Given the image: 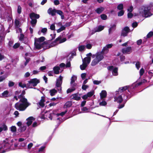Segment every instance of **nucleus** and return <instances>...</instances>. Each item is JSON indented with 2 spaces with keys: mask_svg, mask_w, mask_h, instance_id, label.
<instances>
[{
  "mask_svg": "<svg viewBox=\"0 0 153 153\" xmlns=\"http://www.w3.org/2000/svg\"><path fill=\"white\" fill-rule=\"evenodd\" d=\"M16 139L11 137L6 138L3 143L1 147H0V153H4L9 150L16 149L18 146V144L16 143Z\"/></svg>",
  "mask_w": 153,
  "mask_h": 153,
  "instance_id": "obj_1",
  "label": "nucleus"
},
{
  "mask_svg": "<svg viewBox=\"0 0 153 153\" xmlns=\"http://www.w3.org/2000/svg\"><path fill=\"white\" fill-rule=\"evenodd\" d=\"M20 99L19 102H17L15 105V107L19 111H24L30 105V103L27 102V100L25 97H22V95L18 96Z\"/></svg>",
  "mask_w": 153,
  "mask_h": 153,
  "instance_id": "obj_2",
  "label": "nucleus"
},
{
  "mask_svg": "<svg viewBox=\"0 0 153 153\" xmlns=\"http://www.w3.org/2000/svg\"><path fill=\"white\" fill-rule=\"evenodd\" d=\"M104 53L102 51L101 52H98L92 56L94 59L92 61L91 65L95 66L101 61L104 58Z\"/></svg>",
  "mask_w": 153,
  "mask_h": 153,
  "instance_id": "obj_3",
  "label": "nucleus"
},
{
  "mask_svg": "<svg viewBox=\"0 0 153 153\" xmlns=\"http://www.w3.org/2000/svg\"><path fill=\"white\" fill-rule=\"evenodd\" d=\"M104 53L102 51L101 52H98L92 56L94 59L92 61L91 65L95 66L101 61L104 58Z\"/></svg>",
  "mask_w": 153,
  "mask_h": 153,
  "instance_id": "obj_4",
  "label": "nucleus"
},
{
  "mask_svg": "<svg viewBox=\"0 0 153 153\" xmlns=\"http://www.w3.org/2000/svg\"><path fill=\"white\" fill-rule=\"evenodd\" d=\"M129 87V86H126L124 87H121L120 88L118 91H116V95L114 97V101L115 102H117L119 103H121L123 100L122 97L121 95H118L120 94L121 93L123 92L124 91L128 89Z\"/></svg>",
  "mask_w": 153,
  "mask_h": 153,
  "instance_id": "obj_5",
  "label": "nucleus"
},
{
  "mask_svg": "<svg viewBox=\"0 0 153 153\" xmlns=\"http://www.w3.org/2000/svg\"><path fill=\"white\" fill-rule=\"evenodd\" d=\"M45 39V37L42 36L40 38H35L34 45L35 48L37 49H40L43 47V45L45 44L44 42Z\"/></svg>",
  "mask_w": 153,
  "mask_h": 153,
  "instance_id": "obj_6",
  "label": "nucleus"
},
{
  "mask_svg": "<svg viewBox=\"0 0 153 153\" xmlns=\"http://www.w3.org/2000/svg\"><path fill=\"white\" fill-rule=\"evenodd\" d=\"M140 13L145 17H149L152 15L150 12V9L148 7H142L140 9Z\"/></svg>",
  "mask_w": 153,
  "mask_h": 153,
  "instance_id": "obj_7",
  "label": "nucleus"
},
{
  "mask_svg": "<svg viewBox=\"0 0 153 153\" xmlns=\"http://www.w3.org/2000/svg\"><path fill=\"white\" fill-rule=\"evenodd\" d=\"M39 82V80L36 78L31 79L28 81V83L27 84V88H32V87L36 86Z\"/></svg>",
  "mask_w": 153,
  "mask_h": 153,
  "instance_id": "obj_8",
  "label": "nucleus"
},
{
  "mask_svg": "<svg viewBox=\"0 0 153 153\" xmlns=\"http://www.w3.org/2000/svg\"><path fill=\"white\" fill-rule=\"evenodd\" d=\"M63 77L60 76L59 77L56 79V88L59 92H61L62 90L61 85L62 82Z\"/></svg>",
  "mask_w": 153,
  "mask_h": 153,
  "instance_id": "obj_9",
  "label": "nucleus"
},
{
  "mask_svg": "<svg viewBox=\"0 0 153 153\" xmlns=\"http://www.w3.org/2000/svg\"><path fill=\"white\" fill-rule=\"evenodd\" d=\"M66 40V39L65 38L61 39V36H60L57 38L53 42H52L51 44L50 45L52 47L54 46L57 44L65 42Z\"/></svg>",
  "mask_w": 153,
  "mask_h": 153,
  "instance_id": "obj_10",
  "label": "nucleus"
},
{
  "mask_svg": "<svg viewBox=\"0 0 153 153\" xmlns=\"http://www.w3.org/2000/svg\"><path fill=\"white\" fill-rule=\"evenodd\" d=\"M121 52L124 54H130L132 52V48L131 47L123 48L121 50Z\"/></svg>",
  "mask_w": 153,
  "mask_h": 153,
  "instance_id": "obj_11",
  "label": "nucleus"
},
{
  "mask_svg": "<svg viewBox=\"0 0 153 153\" xmlns=\"http://www.w3.org/2000/svg\"><path fill=\"white\" fill-rule=\"evenodd\" d=\"M130 30L128 27H124L122 30L121 35L123 36H127Z\"/></svg>",
  "mask_w": 153,
  "mask_h": 153,
  "instance_id": "obj_12",
  "label": "nucleus"
},
{
  "mask_svg": "<svg viewBox=\"0 0 153 153\" xmlns=\"http://www.w3.org/2000/svg\"><path fill=\"white\" fill-rule=\"evenodd\" d=\"M56 10L55 9H53L52 8H50L48 10V13L52 16H54L55 15Z\"/></svg>",
  "mask_w": 153,
  "mask_h": 153,
  "instance_id": "obj_13",
  "label": "nucleus"
},
{
  "mask_svg": "<svg viewBox=\"0 0 153 153\" xmlns=\"http://www.w3.org/2000/svg\"><path fill=\"white\" fill-rule=\"evenodd\" d=\"M35 118L32 117H30L27 119V121L26 124L27 126H30L32 123L33 121L34 120Z\"/></svg>",
  "mask_w": 153,
  "mask_h": 153,
  "instance_id": "obj_14",
  "label": "nucleus"
},
{
  "mask_svg": "<svg viewBox=\"0 0 153 153\" xmlns=\"http://www.w3.org/2000/svg\"><path fill=\"white\" fill-rule=\"evenodd\" d=\"M45 97H42L41 99L38 102V104L39 105L42 107H43L45 105Z\"/></svg>",
  "mask_w": 153,
  "mask_h": 153,
  "instance_id": "obj_15",
  "label": "nucleus"
},
{
  "mask_svg": "<svg viewBox=\"0 0 153 153\" xmlns=\"http://www.w3.org/2000/svg\"><path fill=\"white\" fill-rule=\"evenodd\" d=\"M29 16L30 18L32 19H34V18H35L36 19H38L40 17V16L39 14H36L34 13H30Z\"/></svg>",
  "mask_w": 153,
  "mask_h": 153,
  "instance_id": "obj_16",
  "label": "nucleus"
},
{
  "mask_svg": "<svg viewBox=\"0 0 153 153\" xmlns=\"http://www.w3.org/2000/svg\"><path fill=\"white\" fill-rule=\"evenodd\" d=\"M86 45L85 47L88 49H90L91 48L93 45L92 43L90 41H87L85 42Z\"/></svg>",
  "mask_w": 153,
  "mask_h": 153,
  "instance_id": "obj_17",
  "label": "nucleus"
},
{
  "mask_svg": "<svg viewBox=\"0 0 153 153\" xmlns=\"http://www.w3.org/2000/svg\"><path fill=\"white\" fill-rule=\"evenodd\" d=\"M104 28V26L101 25L99 26L94 29V32L93 33V34L96 32L100 31L102 30Z\"/></svg>",
  "mask_w": 153,
  "mask_h": 153,
  "instance_id": "obj_18",
  "label": "nucleus"
},
{
  "mask_svg": "<svg viewBox=\"0 0 153 153\" xmlns=\"http://www.w3.org/2000/svg\"><path fill=\"white\" fill-rule=\"evenodd\" d=\"M91 60V57H86L82 60L83 62L88 65L90 63Z\"/></svg>",
  "mask_w": 153,
  "mask_h": 153,
  "instance_id": "obj_19",
  "label": "nucleus"
},
{
  "mask_svg": "<svg viewBox=\"0 0 153 153\" xmlns=\"http://www.w3.org/2000/svg\"><path fill=\"white\" fill-rule=\"evenodd\" d=\"M113 45L112 44L106 45V46H105L102 49V52H103L104 53V52L105 51H106L107 52H108V49L111 48L112 47Z\"/></svg>",
  "mask_w": 153,
  "mask_h": 153,
  "instance_id": "obj_20",
  "label": "nucleus"
},
{
  "mask_svg": "<svg viewBox=\"0 0 153 153\" xmlns=\"http://www.w3.org/2000/svg\"><path fill=\"white\" fill-rule=\"evenodd\" d=\"M71 97L72 99L76 100H79L81 99L80 97L78 96L77 94H73L71 95Z\"/></svg>",
  "mask_w": 153,
  "mask_h": 153,
  "instance_id": "obj_21",
  "label": "nucleus"
},
{
  "mask_svg": "<svg viewBox=\"0 0 153 153\" xmlns=\"http://www.w3.org/2000/svg\"><path fill=\"white\" fill-rule=\"evenodd\" d=\"M100 98L101 99L105 98L107 95V93L105 91L103 90L100 93Z\"/></svg>",
  "mask_w": 153,
  "mask_h": 153,
  "instance_id": "obj_22",
  "label": "nucleus"
},
{
  "mask_svg": "<svg viewBox=\"0 0 153 153\" xmlns=\"http://www.w3.org/2000/svg\"><path fill=\"white\" fill-rule=\"evenodd\" d=\"M56 13L61 16L62 19H63L64 18L63 13L61 10H56Z\"/></svg>",
  "mask_w": 153,
  "mask_h": 153,
  "instance_id": "obj_23",
  "label": "nucleus"
},
{
  "mask_svg": "<svg viewBox=\"0 0 153 153\" xmlns=\"http://www.w3.org/2000/svg\"><path fill=\"white\" fill-rule=\"evenodd\" d=\"M26 126L24 124H23L22 126L19 128L18 130L20 132L24 131L26 130Z\"/></svg>",
  "mask_w": 153,
  "mask_h": 153,
  "instance_id": "obj_24",
  "label": "nucleus"
},
{
  "mask_svg": "<svg viewBox=\"0 0 153 153\" xmlns=\"http://www.w3.org/2000/svg\"><path fill=\"white\" fill-rule=\"evenodd\" d=\"M7 129V127L4 124H3L0 127V133L3 131H6Z\"/></svg>",
  "mask_w": 153,
  "mask_h": 153,
  "instance_id": "obj_25",
  "label": "nucleus"
},
{
  "mask_svg": "<svg viewBox=\"0 0 153 153\" xmlns=\"http://www.w3.org/2000/svg\"><path fill=\"white\" fill-rule=\"evenodd\" d=\"M60 68L59 66H55L53 68L54 73L55 74H58L59 73Z\"/></svg>",
  "mask_w": 153,
  "mask_h": 153,
  "instance_id": "obj_26",
  "label": "nucleus"
},
{
  "mask_svg": "<svg viewBox=\"0 0 153 153\" xmlns=\"http://www.w3.org/2000/svg\"><path fill=\"white\" fill-rule=\"evenodd\" d=\"M72 105V102L71 101H68L66 102L64 105L65 108H69Z\"/></svg>",
  "mask_w": 153,
  "mask_h": 153,
  "instance_id": "obj_27",
  "label": "nucleus"
},
{
  "mask_svg": "<svg viewBox=\"0 0 153 153\" xmlns=\"http://www.w3.org/2000/svg\"><path fill=\"white\" fill-rule=\"evenodd\" d=\"M104 9V8L102 7H100L99 8H97L96 10V12L98 14H100L103 11Z\"/></svg>",
  "mask_w": 153,
  "mask_h": 153,
  "instance_id": "obj_28",
  "label": "nucleus"
},
{
  "mask_svg": "<svg viewBox=\"0 0 153 153\" xmlns=\"http://www.w3.org/2000/svg\"><path fill=\"white\" fill-rule=\"evenodd\" d=\"M31 20L30 21L32 27H33L35 26L37 23V20L36 19H31Z\"/></svg>",
  "mask_w": 153,
  "mask_h": 153,
  "instance_id": "obj_29",
  "label": "nucleus"
},
{
  "mask_svg": "<svg viewBox=\"0 0 153 153\" xmlns=\"http://www.w3.org/2000/svg\"><path fill=\"white\" fill-rule=\"evenodd\" d=\"M9 92L7 91H4L2 93V97H6L8 96Z\"/></svg>",
  "mask_w": 153,
  "mask_h": 153,
  "instance_id": "obj_30",
  "label": "nucleus"
},
{
  "mask_svg": "<svg viewBox=\"0 0 153 153\" xmlns=\"http://www.w3.org/2000/svg\"><path fill=\"white\" fill-rule=\"evenodd\" d=\"M57 91L55 89H53L51 90L49 92L50 94V95L51 96H54L57 93Z\"/></svg>",
  "mask_w": 153,
  "mask_h": 153,
  "instance_id": "obj_31",
  "label": "nucleus"
},
{
  "mask_svg": "<svg viewBox=\"0 0 153 153\" xmlns=\"http://www.w3.org/2000/svg\"><path fill=\"white\" fill-rule=\"evenodd\" d=\"M85 45H80L78 47V49L79 51H84L85 49Z\"/></svg>",
  "mask_w": 153,
  "mask_h": 153,
  "instance_id": "obj_32",
  "label": "nucleus"
},
{
  "mask_svg": "<svg viewBox=\"0 0 153 153\" xmlns=\"http://www.w3.org/2000/svg\"><path fill=\"white\" fill-rule=\"evenodd\" d=\"M76 79L77 77L75 75H73L71 78V82L72 83L73 82H75L76 80Z\"/></svg>",
  "mask_w": 153,
  "mask_h": 153,
  "instance_id": "obj_33",
  "label": "nucleus"
},
{
  "mask_svg": "<svg viewBox=\"0 0 153 153\" xmlns=\"http://www.w3.org/2000/svg\"><path fill=\"white\" fill-rule=\"evenodd\" d=\"M117 68H114L112 71V73L114 76H117Z\"/></svg>",
  "mask_w": 153,
  "mask_h": 153,
  "instance_id": "obj_34",
  "label": "nucleus"
},
{
  "mask_svg": "<svg viewBox=\"0 0 153 153\" xmlns=\"http://www.w3.org/2000/svg\"><path fill=\"white\" fill-rule=\"evenodd\" d=\"M116 25H113L111 27L109 30V33H111L112 30H114L115 29Z\"/></svg>",
  "mask_w": 153,
  "mask_h": 153,
  "instance_id": "obj_35",
  "label": "nucleus"
},
{
  "mask_svg": "<svg viewBox=\"0 0 153 153\" xmlns=\"http://www.w3.org/2000/svg\"><path fill=\"white\" fill-rule=\"evenodd\" d=\"M123 5L122 4H119L117 7V8L119 10H122L123 9Z\"/></svg>",
  "mask_w": 153,
  "mask_h": 153,
  "instance_id": "obj_36",
  "label": "nucleus"
},
{
  "mask_svg": "<svg viewBox=\"0 0 153 153\" xmlns=\"http://www.w3.org/2000/svg\"><path fill=\"white\" fill-rule=\"evenodd\" d=\"M13 41H10L8 43V45L9 48L11 49V48H13Z\"/></svg>",
  "mask_w": 153,
  "mask_h": 153,
  "instance_id": "obj_37",
  "label": "nucleus"
},
{
  "mask_svg": "<svg viewBox=\"0 0 153 153\" xmlns=\"http://www.w3.org/2000/svg\"><path fill=\"white\" fill-rule=\"evenodd\" d=\"M87 65L85 64L83 62V64L80 66V68L82 70H84L85 69V68L87 66Z\"/></svg>",
  "mask_w": 153,
  "mask_h": 153,
  "instance_id": "obj_38",
  "label": "nucleus"
},
{
  "mask_svg": "<svg viewBox=\"0 0 153 153\" xmlns=\"http://www.w3.org/2000/svg\"><path fill=\"white\" fill-rule=\"evenodd\" d=\"M47 31V29L46 28H44L42 29L41 32L43 33L44 35L45 34Z\"/></svg>",
  "mask_w": 153,
  "mask_h": 153,
  "instance_id": "obj_39",
  "label": "nucleus"
},
{
  "mask_svg": "<svg viewBox=\"0 0 153 153\" xmlns=\"http://www.w3.org/2000/svg\"><path fill=\"white\" fill-rule=\"evenodd\" d=\"M76 89V88H69L68 89L67 91V93H69L71 92H72L73 91H74Z\"/></svg>",
  "mask_w": 153,
  "mask_h": 153,
  "instance_id": "obj_40",
  "label": "nucleus"
},
{
  "mask_svg": "<svg viewBox=\"0 0 153 153\" xmlns=\"http://www.w3.org/2000/svg\"><path fill=\"white\" fill-rule=\"evenodd\" d=\"M10 130L13 132H15L16 131V128L15 126H12L10 127Z\"/></svg>",
  "mask_w": 153,
  "mask_h": 153,
  "instance_id": "obj_41",
  "label": "nucleus"
},
{
  "mask_svg": "<svg viewBox=\"0 0 153 153\" xmlns=\"http://www.w3.org/2000/svg\"><path fill=\"white\" fill-rule=\"evenodd\" d=\"M20 22L19 20H16L15 22V25L16 27H19Z\"/></svg>",
  "mask_w": 153,
  "mask_h": 153,
  "instance_id": "obj_42",
  "label": "nucleus"
},
{
  "mask_svg": "<svg viewBox=\"0 0 153 153\" xmlns=\"http://www.w3.org/2000/svg\"><path fill=\"white\" fill-rule=\"evenodd\" d=\"M15 83L11 81H9L8 82V86L9 87H11L14 85Z\"/></svg>",
  "mask_w": 153,
  "mask_h": 153,
  "instance_id": "obj_43",
  "label": "nucleus"
},
{
  "mask_svg": "<svg viewBox=\"0 0 153 153\" xmlns=\"http://www.w3.org/2000/svg\"><path fill=\"white\" fill-rule=\"evenodd\" d=\"M19 86L22 88H24L25 87H27V84H22V82H20L19 84Z\"/></svg>",
  "mask_w": 153,
  "mask_h": 153,
  "instance_id": "obj_44",
  "label": "nucleus"
},
{
  "mask_svg": "<svg viewBox=\"0 0 153 153\" xmlns=\"http://www.w3.org/2000/svg\"><path fill=\"white\" fill-rule=\"evenodd\" d=\"M153 36V32H149L147 35V37L148 38H150Z\"/></svg>",
  "mask_w": 153,
  "mask_h": 153,
  "instance_id": "obj_45",
  "label": "nucleus"
},
{
  "mask_svg": "<svg viewBox=\"0 0 153 153\" xmlns=\"http://www.w3.org/2000/svg\"><path fill=\"white\" fill-rule=\"evenodd\" d=\"M20 44L19 43H16L13 46V48L14 49H16L19 47Z\"/></svg>",
  "mask_w": 153,
  "mask_h": 153,
  "instance_id": "obj_46",
  "label": "nucleus"
},
{
  "mask_svg": "<svg viewBox=\"0 0 153 153\" xmlns=\"http://www.w3.org/2000/svg\"><path fill=\"white\" fill-rule=\"evenodd\" d=\"M17 12L18 13L20 14L21 13L22 8L20 5L18 6Z\"/></svg>",
  "mask_w": 153,
  "mask_h": 153,
  "instance_id": "obj_47",
  "label": "nucleus"
},
{
  "mask_svg": "<svg viewBox=\"0 0 153 153\" xmlns=\"http://www.w3.org/2000/svg\"><path fill=\"white\" fill-rule=\"evenodd\" d=\"M144 73V70L143 68H141L140 71V76H142Z\"/></svg>",
  "mask_w": 153,
  "mask_h": 153,
  "instance_id": "obj_48",
  "label": "nucleus"
},
{
  "mask_svg": "<svg viewBox=\"0 0 153 153\" xmlns=\"http://www.w3.org/2000/svg\"><path fill=\"white\" fill-rule=\"evenodd\" d=\"M124 13V12L123 10H121L118 13V16H123Z\"/></svg>",
  "mask_w": 153,
  "mask_h": 153,
  "instance_id": "obj_49",
  "label": "nucleus"
},
{
  "mask_svg": "<svg viewBox=\"0 0 153 153\" xmlns=\"http://www.w3.org/2000/svg\"><path fill=\"white\" fill-rule=\"evenodd\" d=\"M7 77L6 76H0V82H2L3 80Z\"/></svg>",
  "mask_w": 153,
  "mask_h": 153,
  "instance_id": "obj_50",
  "label": "nucleus"
},
{
  "mask_svg": "<svg viewBox=\"0 0 153 153\" xmlns=\"http://www.w3.org/2000/svg\"><path fill=\"white\" fill-rule=\"evenodd\" d=\"M101 17L102 19L105 20L107 18V16L104 14H102L101 15Z\"/></svg>",
  "mask_w": 153,
  "mask_h": 153,
  "instance_id": "obj_51",
  "label": "nucleus"
},
{
  "mask_svg": "<svg viewBox=\"0 0 153 153\" xmlns=\"http://www.w3.org/2000/svg\"><path fill=\"white\" fill-rule=\"evenodd\" d=\"M136 67L138 70L140 67V64L139 62H137L135 64Z\"/></svg>",
  "mask_w": 153,
  "mask_h": 153,
  "instance_id": "obj_52",
  "label": "nucleus"
},
{
  "mask_svg": "<svg viewBox=\"0 0 153 153\" xmlns=\"http://www.w3.org/2000/svg\"><path fill=\"white\" fill-rule=\"evenodd\" d=\"M94 94L93 91H91L88 92L87 94L88 97H91Z\"/></svg>",
  "mask_w": 153,
  "mask_h": 153,
  "instance_id": "obj_53",
  "label": "nucleus"
},
{
  "mask_svg": "<svg viewBox=\"0 0 153 153\" xmlns=\"http://www.w3.org/2000/svg\"><path fill=\"white\" fill-rule=\"evenodd\" d=\"M27 143L26 141L21 143L20 145L22 147H24L26 146Z\"/></svg>",
  "mask_w": 153,
  "mask_h": 153,
  "instance_id": "obj_54",
  "label": "nucleus"
},
{
  "mask_svg": "<svg viewBox=\"0 0 153 153\" xmlns=\"http://www.w3.org/2000/svg\"><path fill=\"white\" fill-rule=\"evenodd\" d=\"M101 81H98V80H95L93 81V83L94 84L96 85H98L100 83H101Z\"/></svg>",
  "mask_w": 153,
  "mask_h": 153,
  "instance_id": "obj_55",
  "label": "nucleus"
},
{
  "mask_svg": "<svg viewBox=\"0 0 153 153\" xmlns=\"http://www.w3.org/2000/svg\"><path fill=\"white\" fill-rule=\"evenodd\" d=\"M88 87V86L87 85H85L83 84L82 86V89L84 90H85Z\"/></svg>",
  "mask_w": 153,
  "mask_h": 153,
  "instance_id": "obj_56",
  "label": "nucleus"
},
{
  "mask_svg": "<svg viewBox=\"0 0 153 153\" xmlns=\"http://www.w3.org/2000/svg\"><path fill=\"white\" fill-rule=\"evenodd\" d=\"M71 85L72 88H76V84L75 82H71Z\"/></svg>",
  "mask_w": 153,
  "mask_h": 153,
  "instance_id": "obj_57",
  "label": "nucleus"
},
{
  "mask_svg": "<svg viewBox=\"0 0 153 153\" xmlns=\"http://www.w3.org/2000/svg\"><path fill=\"white\" fill-rule=\"evenodd\" d=\"M107 103L105 101H103L100 102V105L101 106H104L106 105Z\"/></svg>",
  "mask_w": 153,
  "mask_h": 153,
  "instance_id": "obj_58",
  "label": "nucleus"
},
{
  "mask_svg": "<svg viewBox=\"0 0 153 153\" xmlns=\"http://www.w3.org/2000/svg\"><path fill=\"white\" fill-rule=\"evenodd\" d=\"M33 146V144L32 143H30L27 145V149L30 150L31 149Z\"/></svg>",
  "mask_w": 153,
  "mask_h": 153,
  "instance_id": "obj_59",
  "label": "nucleus"
},
{
  "mask_svg": "<svg viewBox=\"0 0 153 153\" xmlns=\"http://www.w3.org/2000/svg\"><path fill=\"white\" fill-rule=\"evenodd\" d=\"M66 67V68L70 67L71 66V63L70 62V61H67L66 65H65Z\"/></svg>",
  "mask_w": 153,
  "mask_h": 153,
  "instance_id": "obj_60",
  "label": "nucleus"
},
{
  "mask_svg": "<svg viewBox=\"0 0 153 153\" xmlns=\"http://www.w3.org/2000/svg\"><path fill=\"white\" fill-rule=\"evenodd\" d=\"M45 148V146H41L39 149L38 151L39 152H42L44 150Z\"/></svg>",
  "mask_w": 153,
  "mask_h": 153,
  "instance_id": "obj_61",
  "label": "nucleus"
},
{
  "mask_svg": "<svg viewBox=\"0 0 153 153\" xmlns=\"http://www.w3.org/2000/svg\"><path fill=\"white\" fill-rule=\"evenodd\" d=\"M55 26L54 24H52L50 27V29L52 30H55Z\"/></svg>",
  "mask_w": 153,
  "mask_h": 153,
  "instance_id": "obj_62",
  "label": "nucleus"
},
{
  "mask_svg": "<svg viewBox=\"0 0 153 153\" xmlns=\"http://www.w3.org/2000/svg\"><path fill=\"white\" fill-rule=\"evenodd\" d=\"M24 35L23 34L21 33L20 34V37H19V40L20 41H22V40L24 37Z\"/></svg>",
  "mask_w": 153,
  "mask_h": 153,
  "instance_id": "obj_63",
  "label": "nucleus"
},
{
  "mask_svg": "<svg viewBox=\"0 0 153 153\" xmlns=\"http://www.w3.org/2000/svg\"><path fill=\"white\" fill-rule=\"evenodd\" d=\"M133 10V7L132 6H131L128 8L127 10L129 12H131Z\"/></svg>",
  "mask_w": 153,
  "mask_h": 153,
  "instance_id": "obj_64",
  "label": "nucleus"
}]
</instances>
